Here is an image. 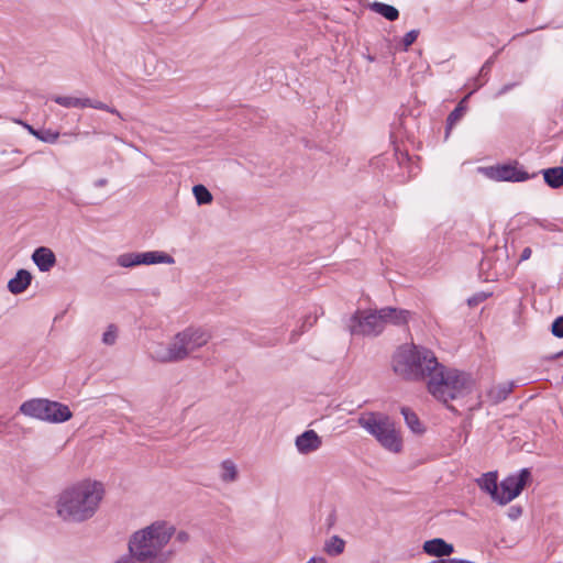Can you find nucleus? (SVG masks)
<instances>
[{
  "mask_svg": "<svg viewBox=\"0 0 563 563\" xmlns=\"http://www.w3.org/2000/svg\"><path fill=\"white\" fill-rule=\"evenodd\" d=\"M103 495L104 488L100 482H78L59 494L57 515L67 522H84L95 516Z\"/></svg>",
  "mask_w": 563,
  "mask_h": 563,
  "instance_id": "f257e3e1",
  "label": "nucleus"
},
{
  "mask_svg": "<svg viewBox=\"0 0 563 563\" xmlns=\"http://www.w3.org/2000/svg\"><path fill=\"white\" fill-rule=\"evenodd\" d=\"M175 533V528L165 521H155L152 525L132 533L128 549L145 563H167L172 556L170 551H164Z\"/></svg>",
  "mask_w": 563,
  "mask_h": 563,
  "instance_id": "f03ea898",
  "label": "nucleus"
},
{
  "mask_svg": "<svg viewBox=\"0 0 563 563\" xmlns=\"http://www.w3.org/2000/svg\"><path fill=\"white\" fill-rule=\"evenodd\" d=\"M438 365L439 361L430 349L413 343L400 345L393 356L395 374L409 382L429 379Z\"/></svg>",
  "mask_w": 563,
  "mask_h": 563,
  "instance_id": "7ed1b4c3",
  "label": "nucleus"
},
{
  "mask_svg": "<svg viewBox=\"0 0 563 563\" xmlns=\"http://www.w3.org/2000/svg\"><path fill=\"white\" fill-rule=\"evenodd\" d=\"M474 387L472 376L456 368H446L439 363L430 375L427 388L428 391L439 401L446 405L451 411L455 408L449 401L463 398L471 394Z\"/></svg>",
  "mask_w": 563,
  "mask_h": 563,
  "instance_id": "20e7f679",
  "label": "nucleus"
},
{
  "mask_svg": "<svg viewBox=\"0 0 563 563\" xmlns=\"http://www.w3.org/2000/svg\"><path fill=\"white\" fill-rule=\"evenodd\" d=\"M210 338V334L202 329L187 328L178 332L167 347L157 351L155 358L163 363L183 361L190 353L206 345Z\"/></svg>",
  "mask_w": 563,
  "mask_h": 563,
  "instance_id": "39448f33",
  "label": "nucleus"
},
{
  "mask_svg": "<svg viewBox=\"0 0 563 563\" xmlns=\"http://www.w3.org/2000/svg\"><path fill=\"white\" fill-rule=\"evenodd\" d=\"M357 422L364 430L373 435L384 449L394 453L401 451V438L389 417L376 412H366L360 416Z\"/></svg>",
  "mask_w": 563,
  "mask_h": 563,
  "instance_id": "423d86ee",
  "label": "nucleus"
},
{
  "mask_svg": "<svg viewBox=\"0 0 563 563\" xmlns=\"http://www.w3.org/2000/svg\"><path fill=\"white\" fill-rule=\"evenodd\" d=\"M20 411L25 416L51 423H62L73 417L68 406L41 398L24 401Z\"/></svg>",
  "mask_w": 563,
  "mask_h": 563,
  "instance_id": "0eeeda50",
  "label": "nucleus"
},
{
  "mask_svg": "<svg viewBox=\"0 0 563 563\" xmlns=\"http://www.w3.org/2000/svg\"><path fill=\"white\" fill-rule=\"evenodd\" d=\"M347 328L352 335L362 336H377L385 329L379 309L357 310L350 318Z\"/></svg>",
  "mask_w": 563,
  "mask_h": 563,
  "instance_id": "6e6552de",
  "label": "nucleus"
},
{
  "mask_svg": "<svg viewBox=\"0 0 563 563\" xmlns=\"http://www.w3.org/2000/svg\"><path fill=\"white\" fill-rule=\"evenodd\" d=\"M117 263L121 267H134L137 265H153V264H174L175 260L169 254L162 251L148 252H131L121 254L117 258Z\"/></svg>",
  "mask_w": 563,
  "mask_h": 563,
  "instance_id": "1a4fd4ad",
  "label": "nucleus"
},
{
  "mask_svg": "<svg viewBox=\"0 0 563 563\" xmlns=\"http://www.w3.org/2000/svg\"><path fill=\"white\" fill-rule=\"evenodd\" d=\"M531 473L528 468H522L518 474L509 475L499 484L498 504L506 505L518 497L529 482Z\"/></svg>",
  "mask_w": 563,
  "mask_h": 563,
  "instance_id": "9d476101",
  "label": "nucleus"
},
{
  "mask_svg": "<svg viewBox=\"0 0 563 563\" xmlns=\"http://www.w3.org/2000/svg\"><path fill=\"white\" fill-rule=\"evenodd\" d=\"M484 174L496 181L520 183L530 179V175L518 167V163H509L483 168Z\"/></svg>",
  "mask_w": 563,
  "mask_h": 563,
  "instance_id": "9b49d317",
  "label": "nucleus"
},
{
  "mask_svg": "<svg viewBox=\"0 0 563 563\" xmlns=\"http://www.w3.org/2000/svg\"><path fill=\"white\" fill-rule=\"evenodd\" d=\"M295 444L299 453L308 454L317 451L322 440L314 430H307L296 438Z\"/></svg>",
  "mask_w": 563,
  "mask_h": 563,
  "instance_id": "f8f14e48",
  "label": "nucleus"
},
{
  "mask_svg": "<svg viewBox=\"0 0 563 563\" xmlns=\"http://www.w3.org/2000/svg\"><path fill=\"white\" fill-rule=\"evenodd\" d=\"M379 313L384 321V328L386 324L405 325L408 323L411 316L409 310L393 307L380 308Z\"/></svg>",
  "mask_w": 563,
  "mask_h": 563,
  "instance_id": "ddd939ff",
  "label": "nucleus"
},
{
  "mask_svg": "<svg viewBox=\"0 0 563 563\" xmlns=\"http://www.w3.org/2000/svg\"><path fill=\"white\" fill-rule=\"evenodd\" d=\"M32 261L42 273L49 272L56 264L54 252L46 246H40L34 250Z\"/></svg>",
  "mask_w": 563,
  "mask_h": 563,
  "instance_id": "4468645a",
  "label": "nucleus"
},
{
  "mask_svg": "<svg viewBox=\"0 0 563 563\" xmlns=\"http://www.w3.org/2000/svg\"><path fill=\"white\" fill-rule=\"evenodd\" d=\"M423 551L429 554L440 559L444 556H449L454 552V547L451 543H448L442 538H434L428 540L423 543Z\"/></svg>",
  "mask_w": 563,
  "mask_h": 563,
  "instance_id": "2eb2a0df",
  "label": "nucleus"
},
{
  "mask_svg": "<svg viewBox=\"0 0 563 563\" xmlns=\"http://www.w3.org/2000/svg\"><path fill=\"white\" fill-rule=\"evenodd\" d=\"M515 386V382L512 380L499 383L497 385L492 386L486 391V397L493 405H498L508 398V396L512 393Z\"/></svg>",
  "mask_w": 563,
  "mask_h": 563,
  "instance_id": "dca6fc26",
  "label": "nucleus"
},
{
  "mask_svg": "<svg viewBox=\"0 0 563 563\" xmlns=\"http://www.w3.org/2000/svg\"><path fill=\"white\" fill-rule=\"evenodd\" d=\"M497 479V472H487L476 479L479 488L487 493L496 503H498L500 493Z\"/></svg>",
  "mask_w": 563,
  "mask_h": 563,
  "instance_id": "f3484780",
  "label": "nucleus"
},
{
  "mask_svg": "<svg viewBox=\"0 0 563 563\" xmlns=\"http://www.w3.org/2000/svg\"><path fill=\"white\" fill-rule=\"evenodd\" d=\"M32 282V274L26 269H19L13 278L8 283V290L13 295L24 292Z\"/></svg>",
  "mask_w": 563,
  "mask_h": 563,
  "instance_id": "a211bd4d",
  "label": "nucleus"
},
{
  "mask_svg": "<svg viewBox=\"0 0 563 563\" xmlns=\"http://www.w3.org/2000/svg\"><path fill=\"white\" fill-rule=\"evenodd\" d=\"M544 183L553 188L559 189L563 186V167L556 166L542 170Z\"/></svg>",
  "mask_w": 563,
  "mask_h": 563,
  "instance_id": "6ab92c4d",
  "label": "nucleus"
},
{
  "mask_svg": "<svg viewBox=\"0 0 563 563\" xmlns=\"http://www.w3.org/2000/svg\"><path fill=\"white\" fill-rule=\"evenodd\" d=\"M371 9L384 16L388 21H396L399 18V11L391 4L383 2H373Z\"/></svg>",
  "mask_w": 563,
  "mask_h": 563,
  "instance_id": "aec40b11",
  "label": "nucleus"
},
{
  "mask_svg": "<svg viewBox=\"0 0 563 563\" xmlns=\"http://www.w3.org/2000/svg\"><path fill=\"white\" fill-rule=\"evenodd\" d=\"M396 156H397L399 167L406 168V170H407V176L405 177L402 175V180H407L417 175L418 167L413 165V163L411 162V158L408 156L407 153H396Z\"/></svg>",
  "mask_w": 563,
  "mask_h": 563,
  "instance_id": "412c9836",
  "label": "nucleus"
},
{
  "mask_svg": "<svg viewBox=\"0 0 563 563\" xmlns=\"http://www.w3.org/2000/svg\"><path fill=\"white\" fill-rule=\"evenodd\" d=\"M53 100L65 108H86L88 103L85 98H76V97H66V96H56Z\"/></svg>",
  "mask_w": 563,
  "mask_h": 563,
  "instance_id": "4be33fe9",
  "label": "nucleus"
},
{
  "mask_svg": "<svg viewBox=\"0 0 563 563\" xmlns=\"http://www.w3.org/2000/svg\"><path fill=\"white\" fill-rule=\"evenodd\" d=\"M345 542L338 536H333L324 544V551L329 555H339L344 551Z\"/></svg>",
  "mask_w": 563,
  "mask_h": 563,
  "instance_id": "5701e85b",
  "label": "nucleus"
},
{
  "mask_svg": "<svg viewBox=\"0 0 563 563\" xmlns=\"http://www.w3.org/2000/svg\"><path fill=\"white\" fill-rule=\"evenodd\" d=\"M401 415L405 418L407 426L416 433L422 432V427L418 416L407 407L401 408Z\"/></svg>",
  "mask_w": 563,
  "mask_h": 563,
  "instance_id": "b1692460",
  "label": "nucleus"
},
{
  "mask_svg": "<svg viewBox=\"0 0 563 563\" xmlns=\"http://www.w3.org/2000/svg\"><path fill=\"white\" fill-rule=\"evenodd\" d=\"M220 476L223 482H234L238 478V470L235 464L230 460L223 461L221 464Z\"/></svg>",
  "mask_w": 563,
  "mask_h": 563,
  "instance_id": "393cba45",
  "label": "nucleus"
},
{
  "mask_svg": "<svg viewBox=\"0 0 563 563\" xmlns=\"http://www.w3.org/2000/svg\"><path fill=\"white\" fill-rule=\"evenodd\" d=\"M468 96L464 97L459 104L454 108V110L446 118V126L451 129L465 113L466 111V99Z\"/></svg>",
  "mask_w": 563,
  "mask_h": 563,
  "instance_id": "a878e982",
  "label": "nucleus"
},
{
  "mask_svg": "<svg viewBox=\"0 0 563 563\" xmlns=\"http://www.w3.org/2000/svg\"><path fill=\"white\" fill-rule=\"evenodd\" d=\"M192 194L196 198V201L199 206L208 205L212 201L213 197L208 188L203 185H195L192 187Z\"/></svg>",
  "mask_w": 563,
  "mask_h": 563,
  "instance_id": "bb28decb",
  "label": "nucleus"
},
{
  "mask_svg": "<svg viewBox=\"0 0 563 563\" xmlns=\"http://www.w3.org/2000/svg\"><path fill=\"white\" fill-rule=\"evenodd\" d=\"M85 100L88 101V103L86 104V108H93V109H98V110L108 111L112 114L118 115L120 119H123L121 113L115 108L109 107L104 102H101L98 100H92L90 98H85Z\"/></svg>",
  "mask_w": 563,
  "mask_h": 563,
  "instance_id": "cd10ccee",
  "label": "nucleus"
},
{
  "mask_svg": "<svg viewBox=\"0 0 563 563\" xmlns=\"http://www.w3.org/2000/svg\"><path fill=\"white\" fill-rule=\"evenodd\" d=\"M59 134L58 132H54L49 129H42V130H38L37 133L35 134V137L45 142V143H49V144H53L57 141Z\"/></svg>",
  "mask_w": 563,
  "mask_h": 563,
  "instance_id": "c85d7f7f",
  "label": "nucleus"
},
{
  "mask_svg": "<svg viewBox=\"0 0 563 563\" xmlns=\"http://www.w3.org/2000/svg\"><path fill=\"white\" fill-rule=\"evenodd\" d=\"M118 328L114 324H110L102 334V342L106 345H113L117 341Z\"/></svg>",
  "mask_w": 563,
  "mask_h": 563,
  "instance_id": "c756f323",
  "label": "nucleus"
},
{
  "mask_svg": "<svg viewBox=\"0 0 563 563\" xmlns=\"http://www.w3.org/2000/svg\"><path fill=\"white\" fill-rule=\"evenodd\" d=\"M490 295H492L490 292H485V291L476 292L467 299V305L470 307H476L479 303H482L483 301H485Z\"/></svg>",
  "mask_w": 563,
  "mask_h": 563,
  "instance_id": "7c9ffc66",
  "label": "nucleus"
},
{
  "mask_svg": "<svg viewBox=\"0 0 563 563\" xmlns=\"http://www.w3.org/2000/svg\"><path fill=\"white\" fill-rule=\"evenodd\" d=\"M551 332L554 336L559 339L563 338V316H560L554 319L551 325Z\"/></svg>",
  "mask_w": 563,
  "mask_h": 563,
  "instance_id": "2f4dec72",
  "label": "nucleus"
},
{
  "mask_svg": "<svg viewBox=\"0 0 563 563\" xmlns=\"http://www.w3.org/2000/svg\"><path fill=\"white\" fill-rule=\"evenodd\" d=\"M497 54H498V52H497V53H495L493 56H490V57H489V58H488V59L483 64V66H482V67H481V69H479V76H483L484 78H486V79H487V77H488V75H489V73H490V70H492V67H493V65H494V63H495V59H496V57H497Z\"/></svg>",
  "mask_w": 563,
  "mask_h": 563,
  "instance_id": "473e14b6",
  "label": "nucleus"
},
{
  "mask_svg": "<svg viewBox=\"0 0 563 563\" xmlns=\"http://www.w3.org/2000/svg\"><path fill=\"white\" fill-rule=\"evenodd\" d=\"M419 35L418 30H411L407 32L402 38V44L405 49H407L411 44H413Z\"/></svg>",
  "mask_w": 563,
  "mask_h": 563,
  "instance_id": "72a5a7b5",
  "label": "nucleus"
},
{
  "mask_svg": "<svg viewBox=\"0 0 563 563\" xmlns=\"http://www.w3.org/2000/svg\"><path fill=\"white\" fill-rule=\"evenodd\" d=\"M316 320H317V317H311V316L306 317V319H305V321H303V323H302V327H301V328H302V329H301V331H300L299 333H298V332H296V331H294V332L291 333V338H290V340H291V341H296V340H297V336H298L299 334H301V333L305 331V329H306V328H310V327H312V325H313V323L316 322Z\"/></svg>",
  "mask_w": 563,
  "mask_h": 563,
  "instance_id": "f704fd0d",
  "label": "nucleus"
},
{
  "mask_svg": "<svg viewBox=\"0 0 563 563\" xmlns=\"http://www.w3.org/2000/svg\"><path fill=\"white\" fill-rule=\"evenodd\" d=\"M115 563H145L144 561H141L137 559L136 554H133L129 551L128 554L121 555Z\"/></svg>",
  "mask_w": 563,
  "mask_h": 563,
  "instance_id": "c9c22d12",
  "label": "nucleus"
},
{
  "mask_svg": "<svg viewBox=\"0 0 563 563\" xmlns=\"http://www.w3.org/2000/svg\"><path fill=\"white\" fill-rule=\"evenodd\" d=\"M487 79L484 78L483 76H476L472 79V90L470 91V93L467 95L468 97L474 93L475 91H477L481 87H483L485 84H486Z\"/></svg>",
  "mask_w": 563,
  "mask_h": 563,
  "instance_id": "e433bc0d",
  "label": "nucleus"
},
{
  "mask_svg": "<svg viewBox=\"0 0 563 563\" xmlns=\"http://www.w3.org/2000/svg\"><path fill=\"white\" fill-rule=\"evenodd\" d=\"M508 518L511 520H517L522 515V508L520 506L514 505L508 509Z\"/></svg>",
  "mask_w": 563,
  "mask_h": 563,
  "instance_id": "4c0bfd02",
  "label": "nucleus"
},
{
  "mask_svg": "<svg viewBox=\"0 0 563 563\" xmlns=\"http://www.w3.org/2000/svg\"><path fill=\"white\" fill-rule=\"evenodd\" d=\"M516 86V84H507V85H504L497 92H496V98L498 97H501L504 95H506L508 91H510L514 87Z\"/></svg>",
  "mask_w": 563,
  "mask_h": 563,
  "instance_id": "58836bf2",
  "label": "nucleus"
},
{
  "mask_svg": "<svg viewBox=\"0 0 563 563\" xmlns=\"http://www.w3.org/2000/svg\"><path fill=\"white\" fill-rule=\"evenodd\" d=\"M176 540L180 543H185L189 540V534L185 531H179L177 534H176Z\"/></svg>",
  "mask_w": 563,
  "mask_h": 563,
  "instance_id": "ea45409f",
  "label": "nucleus"
},
{
  "mask_svg": "<svg viewBox=\"0 0 563 563\" xmlns=\"http://www.w3.org/2000/svg\"><path fill=\"white\" fill-rule=\"evenodd\" d=\"M531 253H532V251L530 247H525L520 254V262L529 260L531 256Z\"/></svg>",
  "mask_w": 563,
  "mask_h": 563,
  "instance_id": "a19ab883",
  "label": "nucleus"
},
{
  "mask_svg": "<svg viewBox=\"0 0 563 563\" xmlns=\"http://www.w3.org/2000/svg\"><path fill=\"white\" fill-rule=\"evenodd\" d=\"M108 184V180L106 178H99L97 179L95 183H93V186L96 188H100V187H103Z\"/></svg>",
  "mask_w": 563,
  "mask_h": 563,
  "instance_id": "79ce46f5",
  "label": "nucleus"
},
{
  "mask_svg": "<svg viewBox=\"0 0 563 563\" xmlns=\"http://www.w3.org/2000/svg\"><path fill=\"white\" fill-rule=\"evenodd\" d=\"M307 563H327V561L320 556H312Z\"/></svg>",
  "mask_w": 563,
  "mask_h": 563,
  "instance_id": "37998d69",
  "label": "nucleus"
},
{
  "mask_svg": "<svg viewBox=\"0 0 563 563\" xmlns=\"http://www.w3.org/2000/svg\"><path fill=\"white\" fill-rule=\"evenodd\" d=\"M20 165L21 164H14L13 162H4V163H2V166H7V167H9V169L16 168Z\"/></svg>",
  "mask_w": 563,
  "mask_h": 563,
  "instance_id": "c03bdc74",
  "label": "nucleus"
},
{
  "mask_svg": "<svg viewBox=\"0 0 563 563\" xmlns=\"http://www.w3.org/2000/svg\"><path fill=\"white\" fill-rule=\"evenodd\" d=\"M461 560L462 559H456V558L444 559V563H461Z\"/></svg>",
  "mask_w": 563,
  "mask_h": 563,
  "instance_id": "a18cd8bd",
  "label": "nucleus"
},
{
  "mask_svg": "<svg viewBox=\"0 0 563 563\" xmlns=\"http://www.w3.org/2000/svg\"><path fill=\"white\" fill-rule=\"evenodd\" d=\"M25 126L27 128V130L30 131V133H31L32 135H34V136H35V134L37 133V131H38V130L33 129V128H32L31 125H29V124H25Z\"/></svg>",
  "mask_w": 563,
  "mask_h": 563,
  "instance_id": "49530a36",
  "label": "nucleus"
},
{
  "mask_svg": "<svg viewBox=\"0 0 563 563\" xmlns=\"http://www.w3.org/2000/svg\"><path fill=\"white\" fill-rule=\"evenodd\" d=\"M14 153H18V151H12V152L2 151L0 154H1L2 156H8V155H12V154H14Z\"/></svg>",
  "mask_w": 563,
  "mask_h": 563,
  "instance_id": "de8ad7c7",
  "label": "nucleus"
},
{
  "mask_svg": "<svg viewBox=\"0 0 563 563\" xmlns=\"http://www.w3.org/2000/svg\"><path fill=\"white\" fill-rule=\"evenodd\" d=\"M487 264H488V261L486 258L483 260L481 263V271H483Z\"/></svg>",
  "mask_w": 563,
  "mask_h": 563,
  "instance_id": "09e8293b",
  "label": "nucleus"
},
{
  "mask_svg": "<svg viewBox=\"0 0 563 563\" xmlns=\"http://www.w3.org/2000/svg\"><path fill=\"white\" fill-rule=\"evenodd\" d=\"M461 563H475V562H472V561H468V560H464V559H462V560H461Z\"/></svg>",
  "mask_w": 563,
  "mask_h": 563,
  "instance_id": "8fccbe9b",
  "label": "nucleus"
},
{
  "mask_svg": "<svg viewBox=\"0 0 563 563\" xmlns=\"http://www.w3.org/2000/svg\"><path fill=\"white\" fill-rule=\"evenodd\" d=\"M562 356H563V351L556 354V357H562Z\"/></svg>",
  "mask_w": 563,
  "mask_h": 563,
  "instance_id": "3c124183",
  "label": "nucleus"
},
{
  "mask_svg": "<svg viewBox=\"0 0 563 563\" xmlns=\"http://www.w3.org/2000/svg\"><path fill=\"white\" fill-rule=\"evenodd\" d=\"M368 60L373 62L374 57L373 56H368Z\"/></svg>",
  "mask_w": 563,
  "mask_h": 563,
  "instance_id": "603ef678",
  "label": "nucleus"
}]
</instances>
